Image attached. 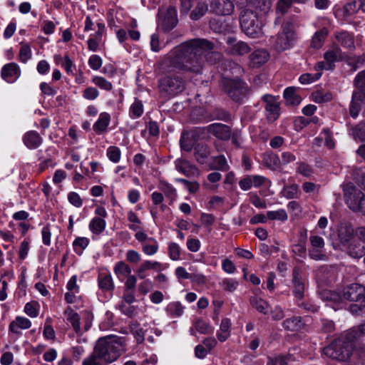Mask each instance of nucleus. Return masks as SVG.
<instances>
[{
	"label": "nucleus",
	"mask_w": 365,
	"mask_h": 365,
	"mask_svg": "<svg viewBox=\"0 0 365 365\" xmlns=\"http://www.w3.org/2000/svg\"><path fill=\"white\" fill-rule=\"evenodd\" d=\"M284 98L287 103L292 106H297L302 101L301 97L297 93L295 88L293 87H289L284 90Z\"/></svg>",
	"instance_id": "7c9ffc66"
},
{
	"label": "nucleus",
	"mask_w": 365,
	"mask_h": 365,
	"mask_svg": "<svg viewBox=\"0 0 365 365\" xmlns=\"http://www.w3.org/2000/svg\"><path fill=\"white\" fill-rule=\"evenodd\" d=\"M321 76V72H317L314 74L304 73L299 77V81L302 84H308L318 80Z\"/></svg>",
	"instance_id": "680f3d73"
},
{
	"label": "nucleus",
	"mask_w": 365,
	"mask_h": 365,
	"mask_svg": "<svg viewBox=\"0 0 365 365\" xmlns=\"http://www.w3.org/2000/svg\"><path fill=\"white\" fill-rule=\"evenodd\" d=\"M349 255L353 258H360L365 255V242L354 240L348 247Z\"/></svg>",
	"instance_id": "393cba45"
},
{
	"label": "nucleus",
	"mask_w": 365,
	"mask_h": 365,
	"mask_svg": "<svg viewBox=\"0 0 365 365\" xmlns=\"http://www.w3.org/2000/svg\"><path fill=\"white\" fill-rule=\"evenodd\" d=\"M185 83L178 76H168L160 79L159 89L164 96L172 97L184 91Z\"/></svg>",
	"instance_id": "0eeeda50"
},
{
	"label": "nucleus",
	"mask_w": 365,
	"mask_h": 365,
	"mask_svg": "<svg viewBox=\"0 0 365 365\" xmlns=\"http://www.w3.org/2000/svg\"><path fill=\"white\" fill-rule=\"evenodd\" d=\"M210 155V148L207 145L199 143L195 147V157L198 163L203 164Z\"/></svg>",
	"instance_id": "bb28decb"
},
{
	"label": "nucleus",
	"mask_w": 365,
	"mask_h": 365,
	"mask_svg": "<svg viewBox=\"0 0 365 365\" xmlns=\"http://www.w3.org/2000/svg\"><path fill=\"white\" fill-rule=\"evenodd\" d=\"M92 82L100 88L107 91H110L113 88L112 83L101 76H94L92 78Z\"/></svg>",
	"instance_id": "c03bdc74"
},
{
	"label": "nucleus",
	"mask_w": 365,
	"mask_h": 365,
	"mask_svg": "<svg viewBox=\"0 0 365 365\" xmlns=\"http://www.w3.org/2000/svg\"><path fill=\"white\" fill-rule=\"evenodd\" d=\"M162 264L158 262H151L149 260L145 261L140 266V272L146 271L148 269H155L160 271L161 269Z\"/></svg>",
	"instance_id": "bf43d9fd"
},
{
	"label": "nucleus",
	"mask_w": 365,
	"mask_h": 365,
	"mask_svg": "<svg viewBox=\"0 0 365 365\" xmlns=\"http://www.w3.org/2000/svg\"><path fill=\"white\" fill-rule=\"evenodd\" d=\"M168 255L172 260H178L180 258V248L175 242H170L168 245Z\"/></svg>",
	"instance_id": "6e6d98bb"
},
{
	"label": "nucleus",
	"mask_w": 365,
	"mask_h": 365,
	"mask_svg": "<svg viewBox=\"0 0 365 365\" xmlns=\"http://www.w3.org/2000/svg\"><path fill=\"white\" fill-rule=\"evenodd\" d=\"M110 121V115L108 113H101L98 120L93 125V130L98 135L106 132Z\"/></svg>",
	"instance_id": "5701e85b"
},
{
	"label": "nucleus",
	"mask_w": 365,
	"mask_h": 365,
	"mask_svg": "<svg viewBox=\"0 0 365 365\" xmlns=\"http://www.w3.org/2000/svg\"><path fill=\"white\" fill-rule=\"evenodd\" d=\"M215 43L205 38H193L172 49L163 58L161 65L168 71L173 70L199 74L202 70V55L210 63L218 62L222 53L212 51Z\"/></svg>",
	"instance_id": "f257e3e1"
},
{
	"label": "nucleus",
	"mask_w": 365,
	"mask_h": 365,
	"mask_svg": "<svg viewBox=\"0 0 365 365\" xmlns=\"http://www.w3.org/2000/svg\"><path fill=\"white\" fill-rule=\"evenodd\" d=\"M354 86L357 88L358 91L354 92V98L361 99L364 98L365 93V70L359 72L355 77L354 81Z\"/></svg>",
	"instance_id": "b1692460"
},
{
	"label": "nucleus",
	"mask_w": 365,
	"mask_h": 365,
	"mask_svg": "<svg viewBox=\"0 0 365 365\" xmlns=\"http://www.w3.org/2000/svg\"><path fill=\"white\" fill-rule=\"evenodd\" d=\"M297 172L305 177H309L313 173V170L309 165L301 162L299 163Z\"/></svg>",
	"instance_id": "774afa93"
},
{
	"label": "nucleus",
	"mask_w": 365,
	"mask_h": 365,
	"mask_svg": "<svg viewBox=\"0 0 365 365\" xmlns=\"http://www.w3.org/2000/svg\"><path fill=\"white\" fill-rule=\"evenodd\" d=\"M180 147L185 151H190L192 149L194 145V140L190 138V133L187 131H183L181 135L180 140Z\"/></svg>",
	"instance_id": "e433bc0d"
},
{
	"label": "nucleus",
	"mask_w": 365,
	"mask_h": 365,
	"mask_svg": "<svg viewBox=\"0 0 365 365\" xmlns=\"http://www.w3.org/2000/svg\"><path fill=\"white\" fill-rule=\"evenodd\" d=\"M125 337L110 335L100 338L96 341L93 352L107 364L116 360L125 352Z\"/></svg>",
	"instance_id": "f03ea898"
},
{
	"label": "nucleus",
	"mask_w": 365,
	"mask_h": 365,
	"mask_svg": "<svg viewBox=\"0 0 365 365\" xmlns=\"http://www.w3.org/2000/svg\"><path fill=\"white\" fill-rule=\"evenodd\" d=\"M31 58V51L28 44H21L19 51V59L21 62L26 63Z\"/></svg>",
	"instance_id": "052dcab7"
},
{
	"label": "nucleus",
	"mask_w": 365,
	"mask_h": 365,
	"mask_svg": "<svg viewBox=\"0 0 365 365\" xmlns=\"http://www.w3.org/2000/svg\"><path fill=\"white\" fill-rule=\"evenodd\" d=\"M269 59V53L264 50H257L250 56V64L252 67H259Z\"/></svg>",
	"instance_id": "412c9836"
},
{
	"label": "nucleus",
	"mask_w": 365,
	"mask_h": 365,
	"mask_svg": "<svg viewBox=\"0 0 365 365\" xmlns=\"http://www.w3.org/2000/svg\"><path fill=\"white\" fill-rule=\"evenodd\" d=\"M210 8L217 15H230L234 10V4L231 0H212Z\"/></svg>",
	"instance_id": "f8f14e48"
},
{
	"label": "nucleus",
	"mask_w": 365,
	"mask_h": 365,
	"mask_svg": "<svg viewBox=\"0 0 365 365\" xmlns=\"http://www.w3.org/2000/svg\"><path fill=\"white\" fill-rule=\"evenodd\" d=\"M250 51L251 48L250 46L244 41H239L236 43L232 46L231 49L232 53L239 56L246 54Z\"/></svg>",
	"instance_id": "ea45409f"
},
{
	"label": "nucleus",
	"mask_w": 365,
	"mask_h": 365,
	"mask_svg": "<svg viewBox=\"0 0 365 365\" xmlns=\"http://www.w3.org/2000/svg\"><path fill=\"white\" fill-rule=\"evenodd\" d=\"M364 101H365L364 98H361V99H355L354 98V94L352 95V101L349 108V113L353 118L358 116L361 110V103Z\"/></svg>",
	"instance_id": "603ef678"
},
{
	"label": "nucleus",
	"mask_w": 365,
	"mask_h": 365,
	"mask_svg": "<svg viewBox=\"0 0 365 365\" xmlns=\"http://www.w3.org/2000/svg\"><path fill=\"white\" fill-rule=\"evenodd\" d=\"M98 286L103 292L113 291L114 284L111 276L106 273H100L98 275Z\"/></svg>",
	"instance_id": "cd10ccee"
},
{
	"label": "nucleus",
	"mask_w": 365,
	"mask_h": 365,
	"mask_svg": "<svg viewBox=\"0 0 365 365\" xmlns=\"http://www.w3.org/2000/svg\"><path fill=\"white\" fill-rule=\"evenodd\" d=\"M120 150L116 146H110L107 149V156L113 163H118L120 159Z\"/></svg>",
	"instance_id": "4d7b16f0"
},
{
	"label": "nucleus",
	"mask_w": 365,
	"mask_h": 365,
	"mask_svg": "<svg viewBox=\"0 0 365 365\" xmlns=\"http://www.w3.org/2000/svg\"><path fill=\"white\" fill-rule=\"evenodd\" d=\"M323 298L335 302L342 299L362 302L365 298V287L356 283L351 284L344 289L342 295L333 291H324Z\"/></svg>",
	"instance_id": "20e7f679"
},
{
	"label": "nucleus",
	"mask_w": 365,
	"mask_h": 365,
	"mask_svg": "<svg viewBox=\"0 0 365 365\" xmlns=\"http://www.w3.org/2000/svg\"><path fill=\"white\" fill-rule=\"evenodd\" d=\"M354 139L365 141V123H360L352 128Z\"/></svg>",
	"instance_id": "3c124183"
},
{
	"label": "nucleus",
	"mask_w": 365,
	"mask_h": 365,
	"mask_svg": "<svg viewBox=\"0 0 365 365\" xmlns=\"http://www.w3.org/2000/svg\"><path fill=\"white\" fill-rule=\"evenodd\" d=\"M166 312L173 317H178L183 313V307L178 302H172L167 306Z\"/></svg>",
	"instance_id": "58836bf2"
},
{
	"label": "nucleus",
	"mask_w": 365,
	"mask_h": 365,
	"mask_svg": "<svg viewBox=\"0 0 365 365\" xmlns=\"http://www.w3.org/2000/svg\"><path fill=\"white\" fill-rule=\"evenodd\" d=\"M328 33V29L325 27L317 31L312 39L311 46L317 49L321 48Z\"/></svg>",
	"instance_id": "473e14b6"
},
{
	"label": "nucleus",
	"mask_w": 365,
	"mask_h": 365,
	"mask_svg": "<svg viewBox=\"0 0 365 365\" xmlns=\"http://www.w3.org/2000/svg\"><path fill=\"white\" fill-rule=\"evenodd\" d=\"M262 99L265 103L267 120L274 122L279 116V103L277 98L272 95L265 94Z\"/></svg>",
	"instance_id": "9b49d317"
},
{
	"label": "nucleus",
	"mask_w": 365,
	"mask_h": 365,
	"mask_svg": "<svg viewBox=\"0 0 365 365\" xmlns=\"http://www.w3.org/2000/svg\"><path fill=\"white\" fill-rule=\"evenodd\" d=\"M89 244V240L86 237H78L73 242L75 252L81 254L82 251L86 249Z\"/></svg>",
	"instance_id": "a18cd8bd"
},
{
	"label": "nucleus",
	"mask_w": 365,
	"mask_h": 365,
	"mask_svg": "<svg viewBox=\"0 0 365 365\" xmlns=\"http://www.w3.org/2000/svg\"><path fill=\"white\" fill-rule=\"evenodd\" d=\"M220 86L224 92L237 103H241L249 93L246 83L239 78H222Z\"/></svg>",
	"instance_id": "39448f33"
},
{
	"label": "nucleus",
	"mask_w": 365,
	"mask_h": 365,
	"mask_svg": "<svg viewBox=\"0 0 365 365\" xmlns=\"http://www.w3.org/2000/svg\"><path fill=\"white\" fill-rule=\"evenodd\" d=\"M354 231L351 224L347 221H341L338 225V240L342 245L347 244L354 237Z\"/></svg>",
	"instance_id": "dca6fc26"
},
{
	"label": "nucleus",
	"mask_w": 365,
	"mask_h": 365,
	"mask_svg": "<svg viewBox=\"0 0 365 365\" xmlns=\"http://www.w3.org/2000/svg\"><path fill=\"white\" fill-rule=\"evenodd\" d=\"M158 189L170 200V204H173L178 197L176 189L170 183L164 180H160L158 185Z\"/></svg>",
	"instance_id": "4be33fe9"
},
{
	"label": "nucleus",
	"mask_w": 365,
	"mask_h": 365,
	"mask_svg": "<svg viewBox=\"0 0 365 365\" xmlns=\"http://www.w3.org/2000/svg\"><path fill=\"white\" fill-rule=\"evenodd\" d=\"M118 309L123 314L130 318L135 317L136 314V307L131 304H128L125 302H121L118 304Z\"/></svg>",
	"instance_id": "49530a36"
},
{
	"label": "nucleus",
	"mask_w": 365,
	"mask_h": 365,
	"mask_svg": "<svg viewBox=\"0 0 365 365\" xmlns=\"http://www.w3.org/2000/svg\"><path fill=\"white\" fill-rule=\"evenodd\" d=\"M240 26L242 31L252 38L262 36V24L259 21L257 14L251 10H245L240 17Z\"/></svg>",
	"instance_id": "423d86ee"
},
{
	"label": "nucleus",
	"mask_w": 365,
	"mask_h": 365,
	"mask_svg": "<svg viewBox=\"0 0 365 365\" xmlns=\"http://www.w3.org/2000/svg\"><path fill=\"white\" fill-rule=\"evenodd\" d=\"M114 272L117 275L120 274L123 276H125L127 274H130L131 269L125 262L120 261L115 264L114 267Z\"/></svg>",
	"instance_id": "13d9d810"
},
{
	"label": "nucleus",
	"mask_w": 365,
	"mask_h": 365,
	"mask_svg": "<svg viewBox=\"0 0 365 365\" xmlns=\"http://www.w3.org/2000/svg\"><path fill=\"white\" fill-rule=\"evenodd\" d=\"M292 252L294 255L300 257H305L307 254L306 237L302 235V233L301 234L298 243L293 246Z\"/></svg>",
	"instance_id": "c9c22d12"
},
{
	"label": "nucleus",
	"mask_w": 365,
	"mask_h": 365,
	"mask_svg": "<svg viewBox=\"0 0 365 365\" xmlns=\"http://www.w3.org/2000/svg\"><path fill=\"white\" fill-rule=\"evenodd\" d=\"M230 320L225 318L222 320L220 327V332L217 334V339L220 341H225L230 336Z\"/></svg>",
	"instance_id": "f704fd0d"
},
{
	"label": "nucleus",
	"mask_w": 365,
	"mask_h": 365,
	"mask_svg": "<svg viewBox=\"0 0 365 365\" xmlns=\"http://www.w3.org/2000/svg\"><path fill=\"white\" fill-rule=\"evenodd\" d=\"M1 78L8 83L15 82L21 76V70L16 63L4 65L1 71Z\"/></svg>",
	"instance_id": "2eb2a0df"
},
{
	"label": "nucleus",
	"mask_w": 365,
	"mask_h": 365,
	"mask_svg": "<svg viewBox=\"0 0 365 365\" xmlns=\"http://www.w3.org/2000/svg\"><path fill=\"white\" fill-rule=\"evenodd\" d=\"M175 180L184 184L191 194H195L200 190V184L197 181H189L183 178H177Z\"/></svg>",
	"instance_id": "09e8293b"
},
{
	"label": "nucleus",
	"mask_w": 365,
	"mask_h": 365,
	"mask_svg": "<svg viewBox=\"0 0 365 365\" xmlns=\"http://www.w3.org/2000/svg\"><path fill=\"white\" fill-rule=\"evenodd\" d=\"M195 328L200 334H207L213 332V328L201 319H196Z\"/></svg>",
	"instance_id": "37998d69"
},
{
	"label": "nucleus",
	"mask_w": 365,
	"mask_h": 365,
	"mask_svg": "<svg viewBox=\"0 0 365 365\" xmlns=\"http://www.w3.org/2000/svg\"><path fill=\"white\" fill-rule=\"evenodd\" d=\"M207 130L221 140H227L231 137V128L225 124H210L207 127Z\"/></svg>",
	"instance_id": "ddd939ff"
},
{
	"label": "nucleus",
	"mask_w": 365,
	"mask_h": 365,
	"mask_svg": "<svg viewBox=\"0 0 365 365\" xmlns=\"http://www.w3.org/2000/svg\"><path fill=\"white\" fill-rule=\"evenodd\" d=\"M250 304L259 312L266 314L268 311V304L260 298L252 297L250 298Z\"/></svg>",
	"instance_id": "4c0bfd02"
},
{
	"label": "nucleus",
	"mask_w": 365,
	"mask_h": 365,
	"mask_svg": "<svg viewBox=\"0 0 365 365\" xmlns=\"http://www.w3.org/2000/svg\"><path fill=\"white\" fill-rule=\"evenodd\" d=\"M65 315L66 316L67 321L71 323L73 330L76 333H81V327H80V320L81 318L79 315L75 312L71 307H68L65 312Z\"/></svg>",
	"instance_id": "a878e982"
},
{
	"label": "nucleus",
	"mask_w": 365,
	"mask_h": 365,
	"mask_svg": "<svg viewBox=\"0 0 365 365\" xmlns=\"http://www.w3.org/2000/svg\"><path fill=\"white\" fill-rule=\"evenodd\" d=\"M357 334V332L350 331L341 335L325 346L322 350L323 354L337 361H347L351 358L354 349V341Z\"/></svg>",
	"instance_id": "7ed1b4c3"
},
{
	"label": "nucleus",
	"mask_w": 365,
	"mask_h": 365,
	"mask_svg": "<svg viewBox=\"0 0 365 365\" xmlns=\"http://www.w3.org/2000/svg\"><path fill=\"white\" fill-rule=\"evenodd\" d=\"M344 197L346 204L349 209L356 212L360 207L361 202L365 198L364 193L352 183H347L344 187Z\"/></svg>",
	"instance_id": "1a4fd4ad"
},
{
	"label": "nucleus",
	"mask_w": 365,
	"mask_h": 365,
	"mask_svg": "<svg viewBox=\"0 0 365 365\" xmlns=\"http://www.w3.org/2000/svg\"><path fill=\"white\" fill-rule=\"evenodd\" d=\"M221 284L224 289V290L227 292H234L238 285V282L232 279H224Z\"/></svg>",
	"instance_id": "69168bd1"
},
{
	"label": "nucleus",
	"mask_w": 365,
	"mask_h": 365,
	"mask_svg": "<svg viewBox=\"0 0 365 365\" xmlns=\"http://www.w3.org/2000/svg\"><path fill=\"white\" fill-rule=\"evenodd\" d=\"M158 243L155 239H153V241L142 245L143 252L147 255H155L158 252Z\"/></svg>",
	"instance_id": "de8ad7c7"
},
{
	"label": "nucleus",
	"mask_w": 365,
	"mask_h": 365,
	"mask_svg": "<svg viewBox=\"0 0 365 365\" xmlns=\"http://www.w3.org/2000/svg\"><path fill=\"white\" fill-rule=\"evenodd\" d=\"M99 96L98 91L94 87H88L83 91V97L89 101H93Z\"/></svg>",
	"instance_id": "0e129e2a"
},
{
	"label": "nucleus",
	"mask_w": 365,
	"mask_h": 365,
	"mask_svg": "<svg viewBox=\"0 0 365 365\" xmlns=\"http://www.w3.org/2000/svg\"><path fill=\"white\" fill-rule=\"evenodd\" d=\"M208 11V6L206 3L199 1L197 2L193 10L191 11L190 17L193 21L199 20Z\"/></svg>",
	"instance_id": "c85d7f7f"
},
{
	"label": "nucleus",
	"mask_w": 365,
	"mask_h": 365,
	"mask_svg": "<svg viewBox=\"0 0 365 365\" xmlns=\"http://www.w3.org/2000/svg\"><path fill=\"white\" fill-rule=\"evenodd\" d=\"M282 194L287 199L297 198L299 194V186L297 184L286 185L284 187Z\"/></svg>",
	"instance_id": "a19ab883"
},
{
	"label": "nucleus",
	"mask_w": 365,
	"mask_h": 365,
	"mask_svg": "<svg viewBox=\"0 0 365 365\" xmlns=\"http://www.w3.org/2000/svg\"><path fill=\"white\" fill-rule=\"evenodd\" d=\"M340 49L337 48L335 51H328L324 53V60L327 63L328 69H333L334 67V62L337 60L338 55Z\"/></svg>",
	"instance_id": "79ce46f5"
},
{
	"label": "nucleus",
	"mask_w": 365,
	"mask_h": 365,
	"mask_svg": "<svg viewBox=\"0 0 365 365\" xmlns=\"http://www.w3.org/2000/svg\"><path fill=\"white\" fill-rule=\"evenodd\" d=\"M143 113V106L141 101L135 100L131 105L130 113L133 118H139Z\"/></svg>",
	"instance_id": "5fc2aeb1"
},
{
	"label": "nucleus",
	"mask_w": 365,
	"mask_h": 365,
	"mask_svg": "<svg viewBox=\"0 0 365 365\" xmlns=\"http://www.w3.org/2000/svg\"><path fill=\"white\" fill-rule=\"evenodd\" d=\"M335 38L338 43L344 48L354 50L355 48L354 35L346 31H341L335 33Z\"/></svg>",
	"instance_id": "a211bd4d"
},
{
	"label": "nucleus",
	"mask_w": 365,
	"mask_h": 365,
	"mask_svg": "<svg viewBox=\"0 0 365 365\" xmlns=\"http://www.w3.org/2000/svg\"><path fill=\"white\" fill-rule=\"evenodd\" d=\"M104 362L97 356L96 354L93 351L91 355L88 358L85 359L83 361L82 365H105Z\"/></svg>",
	"instance_id": "338daca9"
},
{
	"label": "nucleus",
	"mask_w": 365,
	"mask_h": 365,
	"mask_svg": "<svg viewBox=\"0 0 365 365\" xmlns=\"http://www.w3.org/2000/svg\"><path fill=\"white\" fill-rule=\"evenodd\" d=\"M282 27V31L278 34L274 43V46L278 51L289 48L296 39V34L291 24L285 23Z\"/></svg>",
	"instance_id": "6e6552de"
},
{
	"label": "nucleus",
	"mask_w": 365,
	"mask_h": 365,
	"mask_svg": "<svg viewBox=\"0 0 365 365\" xmlns=\"http://www.w3.org/2000/svg\"><path fill=\"white\" fill-rule=\"evenodd\" d=\"M292 292L297 299H302L304 297L305 285L301 277V270L299 267H294L292 270Z\"/></svg>",
	"instance_id": "4468645a"
},
{
	"label": "nucleus",
	"mask_w": 365,
	"mask_h": 365,
	"mask_svg": "<svg viewBox=\"0 0 365 365\" xmlns=\"http://www.w3.org/2000/svg\"><path fill=\"white\" fill-rule=\"evenodd\" d=\"M23 141L28 148L36 149L41 144L42 138L36 131L31 130L24 134Z\"/></svg>",
	"instance_id": "6ab92c4d"
},
{
	"label": "nucleus",
	"mask_w": 365,
	"mask_h": 365,
	"mask_svg": "<svg viewBox=\"0 0 365 365\" xmlns=\"http://www.w3.org/2000/svg\"><path fill=\"white\" fill-rule=\"evenodd\" d=\"M31 326V321L23 317H17L12 321L9 324V330L16 334H21L20 329H26L30 328Z\"/></svg>",
	"instance_id": "aec40b11"
},
{
	"label": "nucleus",
	"mask_w": 365,
	"mask_h": 365,
	"mask_svg": "<svg viewBox=\"0 0 365 365\" xmlns=\"http://www.w3.org/2000/svg\"><path fill=\"white\" fill-rule=\"evenodd\" d=\"M291 355H279L272 358H269L267 365H288Z\"/></svg>",
	"instance_id": "864d4df0"
},
{
	"label": "nucleus",
	"mask_w": 365,
	"mask_h": 365,
	"mask_svg": "<svg viewBox=\"0 0 365 365\" xmlns=\"http://www.w3.org/2000/svg\"><path fill=\"white\" fill-rule=\"evenodd\" d=\"M159 22L165 31H169L176 26L178 20L177 10L175 6H170L165 10L160 8L158 10Z\"/></svg>",
	"instance_id": "9d476101"
},
{
	"label": "nucleus",
	"mask_w": 365,
	"mask_h": 365,
	"mask_svg": "<svg viewBox=\"0 0 365 365\" xmlns=\"http://www.w3.org/2000/svg\"><path fill=\"white\" fill-rule=\"evenodd\" d=\"M175 168L178 171L188 178L198 176L200 175L199 170L195 165H192L188 161L185 160L178 159L175 161Z\"/></svg>",
	"instance_id": "f3484780"
},
{
	"label": "nucleus",
	"mask_w": 365,
	"mask_h": 365,
	"mask_svg": "<svg viewBox=\"0 0 365 365\" xmlns=\"http://www.w3.org/2000/svg\"><path fill=\"white\" fill-rule=\"evenodd\" d=\"M305 0H279L277 8L282 13H285L293 2L304 3Z\"/></svg>",
	"instance_id": "e2e57ef3"
},
{
	"label": "nucleus",
	"mask_w": 365,
	"mask_h": 365,
	"mask_svg": "<svg viewBox=\"0 0 365 365\" xmlns=\"http://www.w3.org/2000/svg\"><path fill=\"white\" fill-rule=\"evenodd\" d=\"M267 218L271 220H280L286 221L288 218V215L284 209H280L276 211H268L267 213Z\"/></svg>",
	"instance_id": "8fccbe9b"
},
{
	"label": "nucleus",
	"mask_w": 365,
	"mask_h": 365,
	"mask_svg": "<svg viewBox=\"0 0 365 365\" xmlns=\"http://www.w3.org/2000/svg\"><path fill=\"white\" fill-rule=\"evenodd\" d=\"M283 327L291 331H297L303 327L301 317H293L283 322Z\"/></svg>",
	"instance_id": "2f4dec72"
},
{
	"label": "nucleus",
	"mask_w": 365,
	"mask_h": 365,
	"mask_svg": "<svg viewBox=\"0 0 365 365\" xmlns=\"http://www.w3.org/2000/svg\"><path fill=\"white\" fill-rule=\"evenodd\" d=\"M106 221L100 217H93L89 223L90 230L96 235L101 234L106 228Z\"/></svg>",
	"instance_id": "72a5a7b5"
},
{
	"label": "nucleus",
	"mask_w": 365,
	"mask_h": 365,
	"mask_svg": "<svg viewBox=\"0 0 365 365\" xmlns=\"http://www.w3.org/2000/svg\"><path fill=\"white\" fill-rule=\"evenodd\" d=\"M249 3L253 4L255 9L253 12L257 16L267 14L271 8V0H252Z\"/></svg>",
	"instance_id": "c756f323"
}]
</instances>
